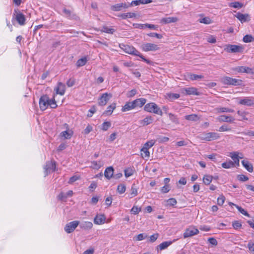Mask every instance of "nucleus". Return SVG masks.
I'll use <instances>...</instances> for the list:
<instances>
[{"instance_id": "f257e3e1", "label": "nucleus", "mask_w": 254, "mask_h": 254, "mask_svg": "<svg viewBox=\"0 0 254 254\" xmlns=\"http://www.w3.org/2000/svg\"><path fill=\"white\" fill-rule=\"evenodd\" d=\"M120 48L123 50L125 52L130 55L138 56L144 62L149 64H152L153 62L146 59L138 51H137L133 46L128 45H125L124 44H120L119 45Z\"/></svg>"}, {"instance_id": "f03ea898", "label": "nucleus", "mask_w": 254, "mask_h": 254, "mask_svg": "<svg viewBox=\"0 0 254 254\" xmlns=\"http://www.w3.org/2000/svg\"><path fill=\"white\" fill-rule=\"evenodd\" d=\"M144 110L146 112L152 113L160 116H162L163 114L162 110L156 104L153 102L146 104L144 107Z\"/></svg>"}, {"instance_id": "7ed1b4c3", "label": "nucleus", "mask_w": 254, "mask_h": 254, "mask_svg": "<svg viewBox=\"0 0 254 254\" xmlns=\"http://www.w3.org/2000/svg\"><path fill=\"white\" fill-rule=\"evenodd\" d=\"M221 82L225 85L238 86L241 85L243 81L241 79L233 78L228 76H224L221 78Z\"/></svg>"}, {"instance_id": "20e7f679", "label": "nucleus", "mask_w": 254, "mask_h": 254, "mask_svg": "<svg viewBox=\"0 0 254 254\" xmlns=\"http://www.w3.org/2000/svg\"><path fill=\"white\" fill-rule=\"evenodd\" d=\"M13 18H15L18 24L23 25L25 23V15L22 13L18 9H14L13 15Z\"/></svg>"}, {"instance_id": "39448f33", "label": "nucleus", "mask_w": 254, "mask_h": 254, "mask_svg": "<svg viewBox=\"0 0 254 254\" xmlns=\"http://www.w3.org/2000/svg\"><path fill=\"white\" fill-rule=\"evenodd\" d=\"M201 139L203 140L210 141L218 139L220 137L219 134L215 132H210L203 133Z\"/></svg>"}, {"instance_id": "423d86ee", "label": "nucleus", "mask_w": 254, "mask_h": 254, "mask_svg": "<svg viewBox=\"0 0 254 254\" xmlns=\"http://www.w3.org/2000/svg\"><path fill=\"white\" fill-rule=\"evenodd\" d=\"M232 70L239 73H246L248 74H254V71L253 68L246 66H240L233 67Z\"/></svg>"}, {"instance_id": "0eeeda50", "label": "nucleus", "mask_w": 254, "mask_h": 254, "mask_svg": "<svg viewBox=\"0 0 254 254\" xmlns=\"http://www.w3.org/2000/svg\"><path fill=\"white\" fill-rule=\"evenodd\" d=\"M49 97L47 95L42 96L39 99V107L42 111H45L49 106Z\"/></svg>"}, {"instance_id": "6e6552de", "label": "nucleus", "mask_w": 254, "mask_h": 254, "mask_svg": "<svg viewBox=\"0 0 254 254\" xmlns=\"http://www.w3.org/2000/svg\"><path fill=\"white\" fill-rule=\"evenodd\" d=\"M79 223L78 221H73L66 224L64 228V231L68 234L73 232L79 224Z\"/></svg>"}, {"instance_id": "1a4fd4ad", "label": "nucleus", "mask_w": 254, "mask_h": 254, "mask_svg": "<svg viewBox=\"0 0 254 254\" xmlns=\"http://www.w3.org/2000/svg\"><path fill=\"white\" fill-rule=\"evenodd\" d=\"M141 49L144 52H148L157 51L159 48L157 45L154 44L145 43L141 45Z\"/></svg>"}, {"instance_id": "9d476101", "label": "nucleus", "mask_w": 254, "mask_h": 254, "mask_svg": "<svg viewBox=\"0 0 254 254\" xmlns=\"http://www.w3.org/2000/svg\"><path fill=\"white\" fill-rule=\"evenodd\" d=\"M56 168V162L55 161H48L44 167L45 172L46 175L51 171L54 172L55 171Z\"/></svg>"}, {"instance_id": "9b49d317", "label": "nucleus", "mask_w": 254, "mask_h": 254, "mask_svg": "<svg viewBox=\"0 0 254 254\" xmlns=\"http://www.w3.org/2000/svg\"><path fill=\"white\" fill-rule=\"evenodd\" d=\"M112 97V95L111 94L107 93L103 94L99 99V105L101 106H105Z\"/></svg>"}, {"instance_id": "f8f14e48", "label": "nucleus", "mask_w": 254, "mask_h": 254, "mask_svg": "<svg viewBox=\"0 0 254 254\" xmlns=\"http://www.w3.org/2000/svg\"><path fill=\"white\" fill-rule=\"evenodd\" d=\"M243 49V48L242 46L235 45H228L225 49V50L229 53H237L242 52Z\"/></svg>"}, {"instance_id": "ddd939ff", "label": "nucleus", "mask_w": 254, "mask_h": 254, "mask_svg": "<svg viewBox=\"0 0 254 254\" xmlns=\"http://www.w3.org/2000/svg\"><path fill=\"white\" fill-rule=\"evenodd\" d=\"M199 231L197 229L195 228H189L187 229L184 232V238H187L197 235Z\"/></svg>"}, {"instance_id": "4468645a", "label": "nucleus", "mask_w": 254, "mask_h": 254, "mask_svg": "<svg viewBox=\"0 0 254 254\" xmlns=\"http://www.w3.org/2000/svg\"><path fill=\"white\" fill-rule=\"evenodd\" d=\"M182 93L186 95H199L200 93L197 91V89L195 87H189L182 89Z\"/></svg>"}, {"instance_id": "2eb2a0df", "label": "nucleus", "mask_w": 254, "mask_h": 254, "mask_svg": "<svg viewBox=\"0 0 254 254\" xmlns=\"http://www.w3.org/2000/svg\"><path fill=\"white\" fill-rule=\"evenodd\" d=\"M55 90L57 94L64 95L65 91V86L61 82H58L57 87L55 88Z\"/></svg>"}, {"instance_id": "dca6fc26", "label": "nucleus", "mask_w": 254, "mask_h": 254, "mask_svg": "<svg viewBox=\"0 0 254 254\" xmlns=\"http://www.w3.org/2000/svg\"><path fill=\"white\" fill-rule=\"evenodd\" d=\"M239 104L248 106H252L254 105V99L250 97H246L244 99H241L239 101Z\"/></svg>"}, {"instance_id": "f3484780", "label": "nucleus", "mask_w": 254, "mask_h": 254, "mask_svg": "<svg viewBox=\"0 0 254 254\" xmlns=\"http://www.w3.org/2000/svg\"><path fill=\"white\" fill-rule=\"evenodd\" d=\"M235 16L242 23L249 21L250 20V17L248 14H242L240 12H238Z\"/></svg>"}, {"instance_id": "a211bd4d", "label": "nucleus", "mask_w": 254, "mask_h": 254, "mask_svg": "<svg viewBox=\"0 0 254 254\" xmlns=\"http://www.w3.org/2000/svg\"><path fill=\"white\" fill-rule=\"evenodd\" d=\"M146 100L145 98H140L132 101L134 108L137 107H141L146 103Z\"/></svg>"}, {"instance_id": "6ab92c4d", "label": "nucleus", "mask_w": 254, "mask_h": 254, "mask_svg": "<svg viewBox=\"0 0 254 254\" xmlns=\"http://www.w3.org/2000/svg\"><path fill=\"white\" fill-rule=\"evenodd\" d=\"M114 168L113 167L110 166L107 167L105 171L104 176L108 180L113 178L114 175Z\"/></svg>"}, {"instance_id": "aec40b11", "label": "nucleus", "mask_w": 254, "mask_h": 254, "mask_svg": "<svg viewBox=\"0 0 254 254\" xmlns=\"http://www.w3.org/2000/svg\"><path fill=\"white\" fill-rule=\"evenodd\" d=\"M242 164L245 168L250 173L254 171L253 164L247 160H244L242 161Z\"/></svg>"}, {"instance_id": "412c9836", "label": "nucleus", "mask_w": 254, "mask_h": 254, "mask_svg": "<svg viewBox=\"0 0 254 254\" xmlns=\"http://www.w3.org/2000/svg\"><path fill=\"white\" fill-rule=\"evenodd\" d=\"M106 217L104 215H96L94 218V222L96 224L100 225L104 223Z\"/></svg>"}, {"instance_id": "4be33fe9", "label": "nucleus", "mask_w": 254, "mask_h": 254, "mask_svg": "<svg viewBox=\"0 0 254 254\" xmlns=\"http://www.w3.org/2000/svg\"><path fill=\"white\" fill-rule=\"evenodd\" d=\"M218 120L220 122L233 123L235 119L231 116L222 115L219 117Z\"/></svg>"}, {"instance_id": "5701e85b", "label": "nucleus", "mask_w": 254, "mask_h": 254, "mask_svg": "<svg viewBox=\"0 0 254 254\" xmlns=\"http://www.w3.org/2000/svg\"><path fill=\"white\" fill-rule=\"evenodd\" d=\"M153 121V118L151 116H147L143 120L140 121L139 122L142 126H145L152 124Z\"/></svg>"}, {"instance_id": "b1692460", "label": "nucleus", "mask_w": 254, "mask_h": 254, "mask_svg": "<svg viewBox=\"0 0 254 254\" xmlns=\"http://www.w3.org/2000/svg\"><path fill=\"white\" fill-rule=\"evenodd\" d=\"M63 12L66 15V17L69 19H76L77 15L75 13H72V12L68 9L64 8L63 9Z\"/></svg>"}, {"instance_id": "393cba45", "label": "nucleus", "mask_w": 254, "mask_h": 254, "mask_svg": "<svg viewBox=\"0 0 254 254\" xmlns=\"http://www.w3.org/2000/svg\"><path fill=\"white\" fill-rule=\"evenodd\" d=\"M134 109L132 101V102H128L126 103V104L122 107V112H127L128 111H130L132 109Z\"/></svg>"}, {"instance_id": "a878e982", "label": "nucleus", "mask_w": 254, "mask_h": 254, "mask_svg": "<svg viewBox=\"0 0 254 254\" xmlns=\"http://www.w3.org/2000/svg\"><path fill=\"white\" fill-rule=\"evenodd\" d=\"M178 21L177 17H166L163 18L161 20V23L164 24L174 23Z\"/></svg>"}, {"instance_id": "bb28decb", "label": "nucleus", "mask_w": 254, "mask_h": 254, "mask_svg": "<svg viewBox=\"0 0 254 254\" xmlns=\"http://www.w3.org/2000/svg\"><path fill=\"white\" fill-rule=\"evenodd\" d=\"M80 227L82 229L89 230L92 228L93 224L91 222H84L81 223Z\"/></svg>"}, {"instance_id": "cd10ccee", "label": "nucleus", "mask_w": 254, "mask_h": 254, "mask_svg": "<svg viewBox=\"0 0 254 254\" xmlns=\"http://www.w3.org/2000/svg\"><path fill=\"white\" fill-rule=\"evenodd\" d=\"M116 107V103H113L111 105L108 107L107 110L104 113V114H106L107 115H111L113 113V111L115 109Z\"/></svg>"}, {"instance_id": "c85d7f7f", "label": "nucleus", "mask_w": 254, "mask_h": 254, "mask_svg": "<svg viewBox=\"0 0 254 254\" xmlns=\"http://www.w3.org/2000/svg\"><path fill=\"white\" fill-rule=\"evenodd\" d=\"M119 17L122 18L123 19H127V18H132L136 16V14L134 12H128L126 13H122L118 15Z\"/></svg>"}, {"instance_id": "c756f323", "label": "nucleus", "mask_w": 254, "mask_h": 254, "mask_svg": "<svg viewBox=\"0 0 254 254\" xmlns=\"http://www.w3.org/2000/svg\"><path fill=\"white\" fill-rule=\"evenodd\" d=\"M171 244L172 242L171 241L164 242L157 246V249H159L160 251L164 250Z\"/></svg>"}, {"instance_id": "7c9ffc66", "label": "nucleus", "mask_w": 254, "mask_h": 254, "mask_svg": "<svg viewBox=\"0 0 254 254\" xmlns=\"http://www.w3.org/2000/svg\"><path fill=\"white\" fill-rule=\"evenodd\" d=\"M73 132L72 131L65 130L61 133V136L64 137L65 139H69L71 137Z\"/></svg>"}, {"instance_id": "2f4dec72", "label": "nucleus", "mask_w": 254, "mask_h": 254, "mask_svg": "<svg viewBox=\"0 0 254 254\" xmlns=\"http://www.w3.org/2000/svg\"><path fill=\"white\" fill-rule=\"evenodd\" d=\"M101 31L106 33L113 34L115 31V30L113 28L108 27V26H103Z\"/></svg>"}, {"instance_id": "473e14b6", "label": "nucleus", "mask_w": 254, "mask_h": 254, "mask_svg": "<svg viewBox=\"0 0 254 254\" xmlns=\"http://www.w3.org/2000/svg\"><path fill=\"white\" fill-rule=\"evenodd\" d=\"M185 118L187 120L192 121H196L199 120V118L196 114H191L189 115H187L185 117Z\"/></svg>"}, {"instance_id": "72a5a7b5", "label": "nucleus", "mask_w": 254, "mask_h": 254, "mask_svg": "<svg viewBox=\"0 0 254 254\" xmlns=\"http://www.w3.org/2000/svg\"><path fill=\"white\" fill-rule=\"evenodd\" d=\"M140 150L141 152H143L141 153L142 157L146 160L148 159L150 156V152L148 149L142 147Z\"/></svg>"}, {"instance_id": "f704fd0d", "label": "nucleus", "mask_w": 254, "mask_h": 254, "mask_svg": "<svg viewBox=\"0 0 254 254\" xmlns=\"http://www.w3.org/2000/svg\"><path fill=\"white\" fill-rule=\"evenodd\" d=\"M222 167L225 169H229L234 167V163L229 160L228 162H224L222 164Z\"/></svg>"}, {"instance_id": "c9c22d12", "label": "nucleus", "mask_w": 254, "mask_h": 254, "mask_svg": "<svg viewBox=\"0 0 254 254\" xmlns=\"http://www.w3.org/2000/svg\"><path fill=\"white\" fill-rule=\"evenodd\" d=\"M237 114L241 117V118L239 119L240 121L248 120L246 117V116L248 114V112L245 111H238Z\"/></svg>"}, {"instance_id": "e433bc0d", "label": "nucleus", "mask_w": 254, "mask_h": 254, "mask_svg": "<svg viewBox=\"0 0 254 254\" xmlns=\"http://www.w3.org/2000/svg\"><path fill=\"white\" fill-rule=\"evenodd\" d=\"M87 62V60L86 57L81 58L79 59L76 62V65L78 67H80L84 65Z\"/></svg>"}, {"instance_id": "4c0bfd02", "label": "nucleus", "mask_w": 254, "mask_h": 254, "mask_svg": "<svg viewBox=\"0 0 254 254\" xmlns=\"http://www.w3.org/2000/svg\"><path fill=\"white\" fill-rule=\"evenodd\" d=\"M111 126V123L110 122H105L102 124L101 129L103 131H107Z\"/></svg>"}, {"instance_id": "58836bf2", "label": "nucleus", "mask_w": 254, "mask_h": 254, "mask_svg": "<svg viewBox=\"0 0 254 254\" xmlns=\"http://www.w3.org/2000/svg\"><path fill=\"white\" fill-rule=\"evenodd\" d=\"M212 180V176L210 175H205L203 177V183L206 185H208L210 184Z\"/></svg>"}, {"instance_id": "ea45409f", "label": "nucleus", "mask_w": 254, "mask_h": 254, "mask_svg": "<svg viewBox=\"0 0 254 254\" xmlns=\"http://www.w3.org/2000/svg\"><path fill=\"white\" fill-rule=\"evenodd\" d=\"M137 195V189L134 184H132L131 188L130 197H133Z\"/></svg>"}, {"instance_id": "a19ab883", "label": "nucleus", "mask_w": 254, "mask_h": 254, "mask_svg": "<svg viewBox=\"0 0 254 254\" xmlns=\"http://www.w3.org/2000/svg\"><path fill=\"white\" fill-rule=\"evenodd\" d=\"M158 237H159V234L155 233L149 237L147 242L148 243H153L156 241V240L158 239Z\"/></svg>"}, {"instance_id": "79ce46f5", "label": "nucleus", "mask_w": 254, "mask_h": 254, "mask_svg": "<svg viewBox=\"0 0 254 254\" xmlns=\"http://www.w3.org/2000/svg\"><path fill=\"white\" fill-rule=\"evenodd\" d=\"M123 5L122 3H117L111 6V9L115 11H119L122 9Z\"/></svg>"}, {"instance_id": "37998d69", "label": "nucleus", "mask_w": 254, "mask_h": 254, "mask_svg": "<svg viewBox=\"0 0 254 254\" xmlns=\"http://www.w3.org/2000/svg\"><path fill=\"white\" fill-rule=\"evenodd\" d=\"M155 141L153 140H151L146 142L143 146V148L148 149L154 145Z\"/></svg>"}, {"instance_id": "c03bdc74", "label": "nucleus", "mask_w": 254, "mask_h": 254, "mask_svg": "<svg viewBox=\"0 0 254 254\" xmlns=\"http://www.w3.org/2000/svg\"><path fill=\"white\" fill-rule=\"evenodd\" d=\"M243 41L245 43H249L254 40V38L251 35H246L243 37Z\"/></svg>"}, {"instance_id": "a18cd8bd", "label": "nucleus", "mask_w": 254, "mask_h": 254, "mask_svg": "<svg viewBox=\"0 0 254 254\" xmlns=\"http://www.w3.org/2000/svg\"><path fill=\"white\" fill-rule=\"evenodd\" d=\"M190 79L191 80H195L203 78V76L202 75H197L195 74H190L189 75Z\"/></svg>"}, {"instance_id": "49530a36", "label": "nucleus", "mask_w": 254, "mask_h": 254, "mask_svg": "<svg viewBox=\"0 0 254 254\" xmlns=\"http://www.w3.org/2000/svg\"><path fill=\"white\" fill-rule=\"evenodd\" d=\"M199 22L201 23H204L206 24H209L211 23L212 21L211 19L208 17H205L199 20Z\"/></svg>"}, {"instance_id": "de8ad7c7", "label": "nucleus", "mask_w": 254, "mask_h": 254, "mask_svg": "<svg viewBox=\"0 0 254 254\" xmlns=\"http://www.w3.org/2000/svg\"><path fill=\"white\" fill-rule=\"evenodd\" d=\"M126 189V188L125 185L121 184L118 186L117 191L119 193L122 194L125 192Z\"/></svg>"}, {"instance_id": "09e8293b", "label": "nucleus", "mask_w": 254, "mask_h": 254, "mask_svg": "<svg viewBox=\"0 0 254 254\" xmlns=\"http://www.w3.org/2000/svg\"><path fill=\"white\" fill-rule=\"evenodd\" d=\"M49 106H50L52 109H55L57 108V105L54 97L52 99H49Z\"/></svg>"}, {"instance_id": "8fccbe9b", "label": "nucleus", "mask_w": 254, "mask_h": 254, "mask_svg": "<svg viewBox=\"0 0 254 254\" xmlns=\"http://www.w3.org/2000/svg\"><path fill=\"white\" fill-rule=\"evenodd\" d=\"M229 5L234 8H240L243 7V4L240 2L237 1L231 3Z\"/></svg>"}, {"instance_id": "3c124183", "label": "nucleus", "mask_w": 254, "mask_h": 254, "mask_svg": "<svg viewBox=\"0 0 254 254\" xmlns=\"http://www.w3.org/2000/svg\"><path fill=\"white\" fill-rule=\"evenodd\" d=\"M235 206L236 207V208L238 209V210H239V211L242 214L245 215V216H248V217H250V215L247 212V211H246L244 209H243L242 207L237 205H235Z\"/></svg>"}, {"instance_id": "603ef678", "label": "nucleus", "mask_w": 254, "mask_h": 254, "mask_svg": "<svg viewBox=\"0 0 254 254\" xmlns=\"http://www.w3.org/2000/svg\"><path fill=\"white\" fill-rule=\"evenodd\" d=\"M166 201L167 203V205L170 206H174L177 203L176 199L174 198H169L168 200H167Z\"/></svg>"}, {"instance_id": "864d4df0", "label": "nucleus", "mask_w": 254, "mask_h": 254, "mask_svg": "<svg viewBox=\"0 0 254 254\" xmlns=\"http://www.w3.org/2000/svg\"><path fill=\"white\" fill-rule=\"evenodd\" d=\"M168 115H169L170 120L172 122H173V123H174L175 124H178L179 123L178 119H177V118L176 117V116L175 115H174L172 113H169Z\"/></svg>"}, {"instance_id": "5fc2aeb1", "label": "nucleus", "mask_w": 254, "mask_h": 254, "mask_svg": "<svg viewBox=\"0 0 254 254\" xmlns=\"http://www.w3.org/2000/svg\"><path fill=\"white\" fill-rule=\"evenodd\" d=\"M168 95L169 98L171 100L178 99L180 97V94L177 93H170Z\"/></svg>"}, {"instance_id": "6e6d98bb", "label": "nucleus", "mask_w": 254, "mask_h": 254, "mask_svg": "<svg viewBox=\"0 0 254 254\" xmlns=\"http://www.w3.org/2000/svg\"><path fill=\"white\" fill-rule=\"evenodd\" d=\"M147 237V235L144 233L138 234L135 238L136 241H142Z\"/></svg>"}, {"instance_id": "4d7b16f0", "label": "nucleus", "mask_w": 254, "mask_h": 254, "mask_svg": "<svg viewBox=\"0 0 254 254\" xmlns=\"http://www.w3.org/2000/svg\"><path fill=\"white\" fill-rule=\"evenodd\" d=\"M232 226L235 229L238 230L241 227L242 224L239 221H235L232 223Z\"/></svg>"}, {"instance_id": "13d9d810", "label": "nucleus", "mask_w": 254, "mask_h": 254, "mask_svg": "<svg viewBox=\"0 0 254 254\" xmlns=\"http://www.w3.org/2000/svg\"><path fill=\"white\" fill-rule=\"evenodd\" d=\"M225 200V197L224 195H220L218 198H217V204L219 205H222L223 203H224Z\"/></svg>"}, {"instance_id": "bf43d9fd", "label": "nucleus", "mask_w": 254, "mask_h": 254, "mask_svg": "<svg viewBox=\"0 0 254 254\" xmlns=\"http://www.w3.org/2000/svg\"><path fill=\"white\" fill-rule=\"evenodd\" d=\"M96 111V109L95 106H93L88 111L87 117H91L94 113Z\"/></svg>"}, {"instance_id": "052dcab7", "label": "nucleus", "mask_w": 254, "mask_h": 254, "mask_svg": "<svg viewBox=\"0 0 254 254\" xmlns=\"http://www.w3.org/2000/svg\"><path fill=\"white\" fill-rule=\"evenodd\" d=\"M147 35L150 37H156L158 39H161L163 37L162 35L156 33H150L147 34Z\"/></svg>"}, {"instance_id": "680f3d73", "label": "nucleus", "mask_w": 254, "mask_h": 254, "mask_svg": "<svg viewBox=\"0 0 254 254\" xmlns=\"http://www.w3.org/2000/svg\"><path fill=\"white\" fill-rule=\"evenodd\" d=\"M170 190V187L169 185H165L161 189V191L163 193H167Z\"/></svg>"}, {"instance_id": "e2e57ef3", "label": "nucleus", "mask_w": 254, "mask_h": 254, "mask_svg": "<svg viewBox=\"0 0 254 254\" xmlns=\"http://www.w3.org/2000/svg\"><path fill=\"white\" fill-rule=\"evenodd\" d=\"M238 179L240 181H247L249 180V178L244 175H239L237 176Z\"/></svg>"}, {"instance_id": "0e129e2a", "label": "nucleus", "mask_w": 254, "mask_h": 254, "mask_svg": "<svg viewBox=\"0 0 254 254\" xmlns=\"http://www.w3.org/2000/svg\"><path fill=\"white\" fill-rule=\"evenodd\" d=\"M133 171L132 169H127L125 170V175L126 177H129L132 175Z\"/></svg>"}, {"instance_id": "69168bd1", "label": "nucleus", "mask_w": 254, "mask_h": 254, "mask_svg": "<svg viewBox=\"0 0 254 254\" xmlns=\"http://www.w3.org/2000/svg\"><path fill=\"white\" fill-rule=\"evenodd\" d=\"M75 83V80L74 79L70 78L66 82V85L68 87H70L73 86Z\"/></svg>"}, {"instance_id": "338daca9", "label": "nucleus", "mask_w": 254, "mask_h": 254, "mask_svg": "<svg viewBox=\"0 0 254 254\" xmlns=\"http://www.w3.org/2000/svg\"><path fill=\"white\" fill-rule=\"evenodd\" d=\"M240 133L243 135H249V136H254V131L248 130L240 132Z\"/></svg>"}, {"instance_id": "774afa93", "label": "nucleus", "mask_w": 254, "mask_h": 254, "mask_svg": "<svg viewBox=\"0 0 254 254\" xmlns=\"http://www.w3.org/2000/svg\"><path fill=\"white\" fill-rule=\"evenodd\" d=\"M140 208L137 207V206H133L131 209V212L134 214H137L140 211Z\"/></svg>"}]
</instances>
